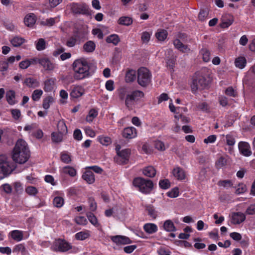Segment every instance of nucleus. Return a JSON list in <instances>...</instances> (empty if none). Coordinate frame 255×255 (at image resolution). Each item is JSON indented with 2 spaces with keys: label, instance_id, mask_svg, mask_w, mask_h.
Instances as JSON below:
<instances>
[{
  "label": "nucleus",
  "instance_id": "nucleus-58",
  "mask_svg": "<svg viewBox=\"0 0 255 255\" xmlns=\"http://www.w3.org/2000/svg\"><path fill=\"white\" fill-rule=\"evenodd\" d=\"M225 94L230 97H236L237 96V91L232 87H229L225 91Z\"/></svg>",
  "mask_w": 255,
  "mask_h": 255
},
{
  "label": "nucleus",
  "instance_id": "nucleus-57",
  "mask_svg": "<svg viewBox=\"0 0 255 255\" xmlns=\"http://www.w3.org/2000/svg\"><path fill=\"white\" fill-rule=\"evenodd\" d=\"M43 92L41 90H35L33 91L32 94V98L33 101L38 100L41 95H42Z\"/></svg>",
  "mask_w": 255,
  "mask_h": 255
},
{
  "label": "nucleus",
  "instance_id": "nucleus-18",
  "mask_svg": "<svg viewBox=\"0 0 255 255\" xmlns=\"http://www.w3.org/2000/svg\"><path fill=\"white\" fill-rule=\"evenodd\" d=\"M85 90L81 86H75L72 89L70 96L73 98H78L82 96Z\"/></svg>",
  "mask_w": 255,
  "mask_h": 255
},
{
  "label": "nucleus",
  "instance_id": "nucleus-10",
  "mask_svg": "<svg viewBox=\"0 0 255 255\" xmlns=\"http://www.w3.org/2000/svg\"><path fill=\"white\" fill-rule=\"evenodd\" d=\"M72 11L75 14H87L88 6L85 3H72L70 5Z\"/></svg>",
  "mask_w": 255,
  "mask_h": 255
},
{
  "label": "nucleus",
  "instance_id": "nucleus-50",
  "mask_svg": "<svg viewBox=\"0 0 255 255\" xmlns=\"http://www.w3.org/2000/svg\"><path fill=\"white\" fill-rule=\"evenodd\" d=\"M98 140L101 144L106 146L109 145L112 142L111 138L108 136H100L98 137Z\"/></svg>",
  "mask_w": 255,
  "mask_h": 255
},
{
  "label": "nucleus",
  "instance_id": "nucleus-39",
  "mask_svg": "<svg viewBox=\"0 0 255 255\" xmlns=\"http://www.w3.org/2000/svg\"><path fill=\"white\" fill-rule=\"evenodd\" d=\"M118 22L120 25L128 26L132 24V19L128 16H122L119 19Z\"/></svg>",
  "mask_w": 255,
  "mask_h": 255
},
{
  "label": "nucleus",
  "instance_id": "nucleus-16",
  "mask_svg": "<svg viewBox=\"0 0 255 255\" xmlns=\"http://www.w3.org/2000/svg\"><path fill=\"white\" fill-rule=\"evenodd\" d=\"M233 16L230 14H226L221 19L220 26L223 28L228 27L233 22Z\"/></svg>",
  "mask_w": 255,
  "mask_h": 255
},
{
  "label": "nucleus",
  "instance_id": "nucleus-37",
  "mask_svg": "<svg viewBox=\"0 0 255 255\" xmlns=\"http://www.w3.org/2000/svg\"><path fill=\"white\" fill-rule=\"evenodd\" d=\"M13 252L16 254L20 253L22 255H25L27 254L26 248L22 244L15 246L13 249Z\"/></svg>",
  "mask_w": 255,
  "mask_h": 255
},
{
  "label": "nucleus",
  "instance_id": "nucleus-19",
  "mask_svg": "<svg viewBox=\"0 0 255 255\" xmlns=\"http://www.w3.org/2000/svg\"><path fill=\"white\" fill-rule=\"evenodd\" d=\"M73 35L75 37L78 44H80L87 39V32L86 31L80 30L74 32Z\"/></svg>",
  "mask_w": 255,
  "mask_h": 255
},
{
  "label": "nucleus",
  "instance_id": "nucleus-55",
  "mask_svg": "<svg viewBox=\"0 0 255 255\" xmlns=\"http://www.w3.org/2000/svg\"><path fill=\"white\" fill-rule=\"evenodd\" d=\"M159 185L161 188L166 189L170 187V182L168 179L161 180L159 181Z\"/></svg>",
  "mask_w": 255,
  "mask_h": 255
},
{
  "label": "nucleus",
  "instance_id": "nucleus-23",
  "mask_svg": "<svg viewBox=\"0 0 255 255\" xmlns=\"http://www.w3.org/2000/svg\"><path fill=\"white\" fill-rule=\"evenodd\" d=\"M142 173L145 176L152 178L155 176L156 170L152 166H148L142 169Z\"/></svg>",
  "mask_w": 255,
  "mask_h": 255
},
{
  "label": "nucleus",
  "instance_id": "nucleus-41",
  "mask_svg": "<svg viewBox=\"0 0 255 255\" xmlns=\"http://www.w3.org/2000/svg\"><path fill=\"white\" fill-rule=\"evenodd\" d=\"M64 199L62 197L59 196L55 197L53 201L54 206L58 208L62 207L64 205Z\"/></svg>",
  "mask_w": 255,
  "mask_h": 255
},
{
  "label": "nucleus",
  "instance_id": "nucleus-5",
  "mask_svg": "<svg viewBox=\"0 0 255 255\" xmlns=\"http://www.w3.org/2000/svg\"><path fill=\"white\" fill-rule=\"evenodd\" d=\"M133 184L140 192L145 194L149 193L153 188V183L151 180L142 177L135 178L133 181Z\"/></svg>",
  "mask_w": 255,
  "mask_h": 255
},
{
  "label": "nucleus",
  "instance_id": "nucleus-61",
  "mask_svg": "<svg viewBox=\"0 0 255 255\" xmlns=\"http://www.w3.org/2000/svg\"><path fill=\"white\" fill-rule=\"evenodd\" d=\"M76 223L80 225H85L87 223L86 219L83 216H79L75 218Z\"/></svg>",
  "mask_w": 255,
  "mask_h": 255
},
{
  "label": "nucleus",
  "instance_id": "nucleus-48",
  "mask_svg": "<svg viewBox=\"0 0 255 255\" xmlns=\"http://www.w3.org/2000/svg\"><path fill=\"white\" fill-rule=\"evenodd\" d=\"M87 217L90 223L95 226H99L98 222L96 216L92 213L89 212L87 214Z\"/></svg>",
  "mask_w": 255,
  "mask_h": 255
},
{
  "label": "nucleus",
  "instance_id": "nucleus-49",
  "mask_svg": "<svg viewBox=\"0 0 255 255\" xmlns=\"http://www.w3.org/2000/svg\"><path fill=\"white\" fill-rule=\"evenodd\" d=\"M201 53L202 55L204 61L207 62L210 60V53L206 48H203L201 50Z\"/></svg>",
  "mask_w": 255,
  "mask_h": 255
},
{
  "label": "nucleus",
  "instance_id": "nucleus-34",
  "mask_svg": "<svg viewBox=\"0 0 255 255\" xmlns=\"http://www.w3.org/2000/svg\"><path fill=\"white\" fill-rule=\"evenodd\" d=\"M90 236V232L89 231H81L77 233L75 235V238L78 240H84Z\"/></svg>",
  "mask_w": 255,
  "mask_h": 255
},
{
  "label": "nucleus",
  "instance_id": "nucleus-8",
  "mask_svg": "<svg viewBox=\"0 0 255 255\" xmlns=\"http://www.w3.org/2000/svg\"><path fill=\"white\" fill-rule=\"evenodd\" d=\"M72 248L71 245L65 240L56 239L53 243L51 249L54 252H66Z\"/></svg>",
  "mask_w": 255,
  "mask_h": 255
},
{
  "label": "nucleus",
  "instance_id": "nucleus-60",
  "mask_svg": "<svg viewBox=\"0 0 255 255\" xmlns=\"http://www.w3.org/2000/svg\"><path fill=\"white\" fill-rule=\"evenodd\" d=\"M56 18H50L46 19L45 20L42 21L41 23L46 26H51L55 23Z\"/></svg>",
  "mask_w": 255,
  "mask_h": 255
},
{
  "label": "nucleus",
  "instance_id": "nucleus-35",
  "mask_svg": "<svg viewBox=\"0 0 255 255\" xmlns=\"http://www.w3.org/2000/svg\"><path fill=\"white\" fill-rule=\"evenodd\" d=\"M57 128L58 132L63 134H66L67 132V128L63 120H60L58 122Z\"/></svg>",
  "mask_w": 255,
  "mask_h": 255
},
{
  "label": "nucleus",
  "instance_id": "nucleus-13",
  "mask_svg": "<svg viewBox=\"0 0 255 255\" xmlns=\"http://www.w3.org/2000/svg\"><path fill=\"white\" fill-rule=\"evenodd\" d=\"M111 240L117 245H126L131 243V240L127 237L124 236H115L111 238Z\"/></svg>",
  "mask_w": 255,
  "mask_h": 255
},
{
  "label": "nucleus",
  "instance_id": "nucleus-26",
  "mask_svg": "<svg viewBox=\"0 0 255 255\" xmlns=\"http://www.w3.org/2000/svg\"><path fill=\"white\" fill-rule=\"evenodd\" d=\"M56 79L54 78H50L47 79L44 82V90L45 92H51L53 90Z\"/></svg>",
  "mask_w": 255,
  "mask_h": 255
},
{
  "label": "nucleus",
  "instance_id": "nucleus-29",
  "mask_svg": "<svg viewBox=\"0 0 255 255\" xmlns=\"http://www.w3.org/2000/svg\"><path fill=\"white\" fill-rule=\"evenodd\" d=\"M144 230L148 234H151L157 231V226L153 223H146L143 226Z\"/></svg>",
  "mask_w": 255,
  "mask_h": 255
},
{
  "label": "nucleus",
  "instance_id": "nucleus-2",
  "mask_svg": "<svg viewBox=\"0 0 255 255\" xmlns=\"http://www.w3.org/2000/svg\"><path fill=\"white\" fill-rule=\"evenodd\" d=\"M73 77L80 80L90 76V65L87 59L82 58L76 60L73 63Z\"/></svg>",
  "mask_w": 255,
  "mask_h": 255
},
{
  "label": "nucleus",
  "instance_id": "nucleus-59",
  "mask_svg": "<svg viewBox=\"0 0 255 255\" xmlns=\"http://www.w3.org/2000/svg\"><path fill=\"white\" fill-rule=\"evenodd\" d=\"M151 34L147 31H144L142 33L141 39L143 43H147L150 39Z\"/></svg>",
  "mask_w": 255,
  "mask_h": 255
},
{
  "label": "nucleus",
  "instance_id": "nucleus-46",
  "mask_svg": "<svg viewBox=\"0 0 255 255\" xmlns=\"http://www.w3.org/2000/svg\"><path fill=\"white\" fill-rule=\"evenodd\" d=\"M128 94L126 88L122 87L118 90V96L121 100H125Z\"/></svg>",
  "mask_w": 255,
  "mask_h": 255
},
{
  "label": "nucleus",
  "instance_id": "nucleus-31",
  "mask_svg": "<svg viewBox=\"0 0 255 255\" xmlns=\"http://www.w3.org/2000/svg\"><path fill=\"white\" fill-rule=\"evenodd\" d=\"M136 78V72L133 70H129L126 73L125 81L127 83H130L134 81Z\"/></svg>",
  "mask_w": 255,
  "mask_h": 255
},
{
  "label": "nucleus",
  "instance_id": "nucleus-47",
  "mask_svg": "<svg viewBox=\"0 0 255 255\" xmlns=\"http://www.w3.org/2000/svg\"><path fill=\"white\" fill-rule=\"evenodd\" d=\"M145 209L149 216L153 219L156 218L157 216L156 212L152 206L147 205L145 207Z\"/></svg>",
  "mask_w": 255,
  "mask_h": 255
},
{
  "label": "nucleus",
  "instance_id": "nucleus-45",
  "mask_svg": "<svg viewBox=\"0 0 255 255\" xmlns=\"http://www.w3.org/2000/svg\"><path fill=\"white\" fill-rule=\"evenodd\" d=\"M227 160L223 156H221L216 162L215 165L217 169H220L227 164Z\"/></svg>",
  "mask_w": 255,
  "mask_h": 255
},
{
  "label": "nucleus",
  "instance_id": "nucleus-64",
  "mask_svg": "<svg viewBox=\"0 0 255 255\" xmlns=\"http://www.w3.org/2000/svg\"><path fill=\"white\" fill-rule=\"evenodd\" d=\"M246 214L250 215L255 214V204H251L248 207L246 211Z\"/></svg>",
  "mask_w": 255,
  "mask_h": 255
},
{
  "label": "nucleus",
  "instance_id": "nucleus-24",
  "mask_svg": "<svg viewBox=\"0 0 255 255\" xmlns=\"http://www.w3.org/2000/svg\"><path fill=\"white\" fill-rule=\"evenodd\" d=\"M82 178L89 184L94 183L95 180L94 174L90 170L86 171L82 175Z\"/></svg>",
  "mask_w": 255,
  "mask_h": 255
},
{
  "label": "nucleus",
  "instance_id": "nucleus-25",
  "mask_svg": "<svg viewBox=\"0 0 255 255\" xmlns=\"http://www.w3.org/2000/svg\"><path fill=\"white\" fill-rule=\"evenodd\" d=\"M24 84L29 88H35L39 87V83L35 79L33 78H26L24 81Z\"/></svg>",
  "mask_w": 255,
  "mask_h": 255
},
{
  "label": "nucleus",
  "instance_id": "nucleus-30",
  "mask_svg": "<svg viewBox=\"0 0 255 255\" xmlns=\"http://www.w3.org/2000/svg\"><path fill=\"white\" fill-rule=\"evenodd\" d=\"M167 31L165 29H160L155 33V36L158 41H163L167 37Z\"/></svg>",
  "mask_w": 255,
  "mask_h": 255
},
{
  "label": "nucleus",
  "instance_id": "nucleus-54",
  "mask_svg": "<svg viewBox=\"0 0 255 255\" xmlns=\"http://www.w3.org/2000/svg\"><path fill=\"white\" fill-rule=\"evenodd\" d=\"M218 185L219 186H222L226 188H228L233 185L232 181L230 180H220L218 182Z\"/></svg>",
  "mask_w": 255,
  "mask_h": 255
},
{
  "label": "nucleus",
  "instance_id": "nucleus-53",
  "mask_svg": "<svg viewBox=\"0 0 255 255\" xmlns=\"http://www.w3.org/2000/svg\"><path fill=\"white\" fill-rule=\"evenodd\" d=\"M46 47L45 41L44 39L40 38L36 44V48L37 50H44Z\"/></svg>",
  "mask_w": 255,
  "mask_h": 255
},
{
  "label": "nucleus",
  "instance_id": "nucleus-27",
  "mask_svg": "<svg viewBox=\"0 0 255 255\" xmlns=\"http://www.w3.org/2000/svg\"><path fill=\"white\" fill-rule=\"evenodd\" d=\"M11 238L14 241L19 242L23 238V232L19 230H13L9 233Z\"/></svg>",
  "mask_w": 255,
  "mask_h": 255
},
{
  "label": "nucleus",
  "instance_id": "nucleus-38",
  "mask_svg": "<svg viewBox=\"0 0 255 255\" xmlns=\"http://www.w3.org/2000/svg\"><path fill=\"white\" fill-rule=\"evenodd\" d=\"M106 41L107 43H113L117 45L120 41L119 36L117 34H111L106 38Z\"/></svg>",
  "mask_w": 255,
  "mask_h": 255
},
{
  "label": "nucleus",
  "instance_id": "nucleus-7",
  "mask_svg": "<svg viewBox=\"0 0 255 255\" xmlns=\"http://www.w3.org/2000/svg\"><path fill=\"white\" fill-rule=\"evenodd\" d=\"M144 93L139 90L133 91L131 93L127 96L125 99V105L129 110L132 109L134 102L139 100L143 97Z\"/></svg>",
  "mask_w": 255,
  "mask_h": 255
},
{
  "label": "nucleus",
  "instance_id": "nucleus-56",
  "mask_svg": "<svg viewBox=\"0 0 255 255\" xmlns=\"http://www.w3.org/2000/svg\"><path fill=\"white\" fill-rule=\"evenodd\" d=\"M61 160L65 163L68 164L71 161L70 155L65 152H62L60 156Z\"/></svg>",
  "mask_w": 255,
  "mask_h": 255
},
{
  "label": "nucleus",
  "instance_id": "nucleus-28",
  "mask_svg": "<svg viewBox=\"0 0 255 255\" xmlns=\"http://www.w3.org/2000/svg\"><path fill=\"white\" fill-rule=\"evenodd\" d=\"M96 44L93 41H88L83 46V50L87 53H91L95 50Z\"/></svg>",
  "mask_w": 255,
  "mask_h": 255
},
{
  "label": "nucleus",
  "instance_id": "nucleus-20",
  "mask_svg": "<svg viewBox=\"0 0 255 255\" xmlns=\"http://www.w3.org/2000/svg\"><path fill=\"white\" fill-rule=\"evenodd\" d=\"M40 64L45 70L50 71L54 68V65L47 58H41Z\"/></svg>",
  "mask_w": 255,
  "mask_h": 255
},
{
  "label": "nucleus",
  "instance_id": "nucleus-6",
  "mask_svg": "<svg viewBox=\"0 0 255 255\" xmlns=\"http://www.w3.org/2000/svg\"><path fill=\"white\" fill-rule=\"evenodd\" d=\"M151 74L146 68L140 67L137 70V83L142 87H146L151 82Z\"/></svg>",
  "mask_w": 255,
  "mask_h": 255
},
{
  "label": "nucleus",
  "instance_id": "nucleus-15",
  "mask_svg": "<svg viewBox=\"0 0 255 255\" xmlns=\"http://www.w3.org/2000/svg\"><path fill=\"white\" fill-rule=\"evenodd\" d=\"M173 43L175 47L183 53H188L190 51V49L187 45H185L182 43L178 39L173 40Z\"/></svg>",
  "mask_w": 255,
  "mask_h": 255
},
{
  "label": "nucleus",
  "instance_id": "nucleus-21",
  "mask_svg": "<svg viewBox=\"0 0 255 255\" xmlns=\"http://www.w3.org/2000/svg\"><path fill=\"white\" fill-rule=\"evenodd\" d=\"M36 17L34 13H30L27 14L24 19L25 24L28 27H32L35 24Z\"/></svg>",
  "mask_w": 255,
  "mask_h": 255
},
{
  "label": "nucleus",
  "instance_id": "nucleus-36",
  "mask_svg": "<svg viewBox=\"0 0 255 255\" xmlns=\"http://www.w3.org/2000/svg\"><path fill=\"white\" fill-rule=\"evenodd\" d=\"M25 41V40L24 38L19 36H15L10 40L11 44L14 47L20 46Z\"/></svg>",
  "mask_w": 255,
  "mask_h": 255
},
{
  "label": "nucleus",
  "instance_id": "nucleus-9",
  "mask_svg": "<svg viewBox=\"0 0 255 255\" xmlns=\"http://www.w3.org/2000/svg\"><path fill=\"white\" fill-rule=\"evenodd\" d=\"M130 154V150L125 149L119 152L117 156L114 159L116 162L119 164H126L128 162Z\"/></svg>",
  "mask_w": 255,
  "mask_h": 255
},
{
  "label": "nucleus",
  "instance_id": "nucleus-32",
  "mask_svg": "<svg viewBox=\"0 0 255 255\" xmlns=\"http://www.w3.org/2000/svg\"><path fill=\"white\" fill-rule=\"evenodd\" d=\"M61 172L65 174H68L71 177L75 176L77 174L76 169L70 166H67L63 167L61 169Z\"/></svg>",
  "mask_w": 255,
  "mask_h": 255
},
{
  "label": "nucleus",
  "instance_id": "nucleus-11",
  "mask_svg": "<svg viewBox=\"0 0 255 255\" xmlns=\"http://www.w3.org/2000/svg\"><path fill=\"white\" fill-rule=\"evenodd\" d=\"M172 174L174 178L178 180H184L186 177L184 170L178 166L175 167L173 169Z\"/></svg>",
  "mask_w": 255,
  "mask_h": 255
},
{
  "label": "nucleus",
  "instance_id": "nucleus-63",
  "mask_svg": "<svg viewBox=\"0 0 255 255\" xmlns=\"http://www.w3.org/2000/svg\"><path fill=\"white\" fill-rule=\"evenodd\" d=\"M154 146L159 150L163 151L165 149L164 143L160 140H157L155 142Z\"/></svg>",
  "mask_w": 255,
  "mask_h": 255
},
{
  "label": "nucleus",
  "instance_id": "nucleus-22",
  "mask_svg": "<svg viewBox=\"0 0 255 255\" xmlns=\"http://www.w3.org/2000/svg\"><path fill=\"white\" fill-rule=\"evenodd\" d=\"M5 97L7 103L10 105H13L17 103L15 100V92L12 90L6 92Z\"/></svg>",
  "mask_w": 255,
  "mask_h": 255
},
{
  "label": "nucleus",
  "instance_id": "nucleus-17",
  "mask_svg": "<svg viewBox=\"0 0 255 255\" xmlns=\"http://www.w3.org/2000/svg\"><path fill=\"white\" fill-rule=\"evenodd\" d=\"M123 136L127 138H132L136 136V130L133 127L125 128L123 131Z\"/></svg>",
  "mask_w": 255,
  "mask_h": 255
},
{
  "label": "nucleus",
  "instance_id": "nucleus-51",
  "mask_svg": "<svg viewBox=\"0 0 255 255\" xmlns=\"http://www.w3.org/2000/svg\"><path fill=\"white\" fill-rule=\"evenodd\" d=\"M53 102V98L52 97H48L44 99L43 101L42 107L47 110L50 107V104Z\"/></svg>",
  "mask_w": 255,
  "mask_h": 255
},
{
  "label": "nucleus",
  "instance_id": "nucleus-42",
  "mask_svg": "<svg viewBox=\"0 0 255 255\" xmlns=\"http://www.w3.org/2000/svg\"><path fill=\"white\" fill-rule=\"evenodd\" d=\"M64 135L58 132H53L51 134L52 141L57 143L61 142Z\"/></svg>",
  "mask_w": 255,
  "mask_h": 255
},
{
  "label": "nucleus",
  "instance_id": "nucleus-12",
  "mask_svg": "<svg viewBox=\"0 0 255 255\" xmlns=\"http://www.w3.org/2000/svg\"><path fill=\"white\" fill-rule=\"evenodd\" d=\"M239 149L240 152L246 156H249L252 154L249 144L245 141H241L238 145Z\"/></svg>",
  "mask_w": 255,
  "mask_h": 255
},
{
  "label": "nucleus",
  "instance_id": "nucleus-62",
  "mask_svg": "<svg viewBox=\"0 0 255 255\" xmlns=\"http://www.w3.org/2000/svg\"><path fill=\"white\" fill-rule=\"evenodd\" d=\"M226 140L227 144L230 146H233L236 142L235 138L231 135H227L226 136Z\"/></svg>",
  "mask_w": 255,
  "mask_h": 255
},
{
  "label": "nucleus",
  "instance_id": "nucleus-14",
  "mask_svg": "<svg viewBox=\"0 0 255 255\" xmlns=\"http://www.w3.org/2000/svg\"><path fill=\"white\" fill-rule=\"evenodd\" d=\"M246 219V216L242 212L233 213L232 215L231 222L233 224H240Z\"/></svg>",
  "mask_w": 255,
  "mask_h": 255
},
{
  "label": "nucleus",
  "instance_id": "nucleus-52",
  "mask_svg": "<svg viewBox=\"0 0 255 255\" xmlns=\"http://www.w3.org/2000/svg\"><path fill=\"white\" fill-rule=\"evenodd\" d=\"M208 14L209 11L207 9L201 10L198 15L199 19L201 21L205 20L208 17Z\"/></svg>",
  "mask_w": 255,
  "mask_h": 255
},
{
  "label": "nucleus",
  "instance_id": "nucleus-4",
  "mask_svg": "<svg viewBox=\"0 0 255 255\" xmlns=\"http://www.w3.org/2000/svg\"><path fill=\"white\" fill-rule=\"evenodd\" d=\"M208 85L207 79L203 74L199 72L195 73L190 84L192 92L196 93L198 90L205 89Z\"/></svg>",
  "mask_w": 255,
  "mask_h": 255
},
{
  "label": "nucleus",
  "instance_id": "nucleus-40",
  "mask_svg": "<svg viewBox=\"0 0 255 255\" xmlns=\"http://www.w3.org/2000/svg\"><path fill=\"white\" fill-rule=\"evenodd\" d=\"M235 65L240 69H243L246 64V59L244 57H240L236 59L235 61Z\"/></svg>",
  "mask_w": 255,
  "mask_h": 255
},
{
  "label": "nucleus",
  "instance_id": "nucleus-1",
  "mask_svg": "<svg viewBox=\"0 0 255 255\" xmlns=\"http://www.w3.org/2000/svg\"><path fill=\"white\" fill-rule=\"evenodd\" d=\"M30 156V152L26 142L23 139H18L13 150L12 159L19 164L26 162Z\"/></svg>",
  "mask_w": 255,
  "mask_h": 255
},
{
  "label": "nucleus",
  "instance_id": "nucleus-43",
  "mask_svg": "<svg viewBox=\"0 0 255 255\" xmlns=\"http://www.w3.org/2000/svg\"><path fill=\"white\" fill-rule=\"evenodd\" d=\"M78 44L77 40L73 35L69 37L65 43V45L68 47H72Z\"/></svg>",
  "mask_w": 255,
  "mask_h": 255
},
{
  "label": "nucleus",
  "instance_id": "nucleus-44",
  "mask_svg": "<svg viewBox=\"0 0 255 255\" xmlns=\"http://www.w3.org/2000/svg\"><path fill=\"white\" fill-rule=\"evenodd\" d=\"M98 112L95 109H91L86 118L87 122L91 123L97 116Z\"/></svg>",
  "mask_w": 255,
  "mask_h": 255
},
{
  "label": "nucleus",
  "instance_id": "nucleus-33",
  "mask_svg": "<svg viewBox=\"0 0 255 255\" xmlns=\"http://www.w3.org/2000/svg\"><path fill=\"white\" fill-rule=\"evenodd\" d=\"M163 228L167 232H174L176 231V227L171 220H166L164 224Z\"/></svg>",
  "mask_w": 255,
  "mask_h": 255
},
{
  "label": "nucleus",
  "instance_id": "nucleus-3",
  "mask_svg": "<svg viewBox=\"0 0 255 255\" xmlns=\"http://www.w3.org/2000/svg\"><path fill=\"white\" fill-rule=\"evenodd\" d=\"M15 168L14 164L8 161L5 155H0V180L9 176Z\"/></svg>",
  "mask_w": 255,
  "mask_h": 255
}]
</instances>
